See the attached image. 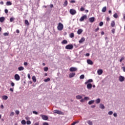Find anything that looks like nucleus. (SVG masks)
Here are the masks:
<instances>
[{
	"mask_svg": "<svg viewBox=\"0 0 125 125\" xmlns=\"http://www.w3.org/2000/svg\"><path fill=\"white\" fill-rule=\"evenodd\" d=\"M94 102H95V101L94 100H91L88 102V104L89 105H91V104H93V103H94Z\"/></svg>",
	"mask_w": 125,
	"mask_h": 125,
	"instance_id": "obj_19",
	"label": "nucleus"
},
{
	"mask_svg": "<svg viewBox=\"0 0 125 125\" xmlns=\"http://www.w3.org/2000/svg\"><path fill=\"white\" fill-rule=\"evenodd\" d=\"M75 75H76V73L74 72H72V73H71L69 74V77L73 78V77H75Z\"/></svg>",
	"mask_w": 125,
	"mask_h": 125,
	"instance_id": "obj_12",
	"label": "nucleus"
},
{
	"mask_svg": "<svg viewBox=\"0 0 125 125\" xmlns=\"http://www.w3.org/2000/svg\"><path fill=\"white\" fill-rule=\"evenodd\" d=\"M27 125H30L31 124V122L30 121H27L26 122Z\"/></svg>",
	"mask_w": 125,
	"mask_h": 125,
	"instance_id": "obj_56",
	"label": "nucleus"
},
{
	"mask_svg": "<svg viewBox=\"0 0 125 125\" xmlns=\"http://www.w3.org/2000/svg\"><path fill=\"white\" fill-rule=\"evenodd\" d=\"M87 123L88 125H93V124L92 123V122L90 120L87 121Z\"/></svg>",
	"mask_w": 125,
	"mask_h": 125,
	"instance_id": "obj_27",
	"label": "nucleus"
},
{
	"mask_svg": "<svg viewBox=\"0 0 125 125\" xmlns=\"http://www.w3.org/2000/svg\"><path fill=\"white\" fill-rule=\"evenodd\" d=\"M10 91H12V92H13V91H14L13 88H10Z\"/></svg>",
	"mask_w": 125,
	"mask_h": 125,
	"instance_id": "obj_60",
	"label": "nucleus"
},
{
	"mask_svg": "<svg viewBox=\"0 0 125 125\" xmlns=\"http://www.w3.org/2000/svg\"><path fill=\"white\" fill-rule=\"evenodd\" d=\"M70 13L72 15H75V14H76V13H77V11H76V10L71 9L70 10Z\"/></svg>",
	"mask_w": 125,
	"mask_h": 125,
	"instance_id": "obj_5",
	"label": "nucleus"
},
{
	"mask_svg": "<svg viewBox=\"0 0 125 125\" xmlns=\"http://www.w3.org/2000/svg\"><path fill=\"white\" fill-rule=\"evenodd\" d=\"M21 124L22 125H26V121L24 120H22L21 121Z\"/></svg>",
	"mask_w": 125,
	"mask_h": 125,
	"instance_id": "obj_35",
	"label": "nucleus"
},
{
	"mask_svg": "<svg viewBox=\"0 0 125 125\" xmlns=\"http://www.w3.org/2000/svg\"><path fill=\"white\" fill-rule=\"evenodd\" d=\"M125 60V58L124 57H122L121 59L120 60V62H122V61H123V60Z\"/></svg>",
	"mask_w": 125,
	"mask_h": 125,
	"instance_id": "obj_51",
	"label": "nucleus"
},
{
	"mask_svg": "<svg viewBox=\"0 0 125 125\" xmlns=\"http://www.w3.org/2000/svg\"><path fill=\"white\" fill-rule=\"evenodd\" d=\"M25 25H26V26H29V21H28V20H25Z\"/></svg>",
	"mask_w": 125,
	"mask_h": 125,
	"instance_id": "obj_30",
	"label": "nucleus"
},
{
	"mask_svg": "<svg viewBox=\"0 0 125 125\" xmlns=\"http://www.w3.org/2000/svg\"><path fill=\"white\" fill-rule=\"evenodd\" d=\"M49 81H50V78H48L46 79H44V82H45V83H47V82H49Z\"/></svg>",
	"mask_w": 125,
	"mask_h": 125,
	"instance_id": "obj_32",
	"label": "nucleus"
},
{
	"mask_svg": "<svg viewBox=\"0 0 125 125\" xmlns=\"http://www.w3.org/2000/svg\"><path fill=\"white\" fill-rule=\"evenodd\" d=\"M11 4H12V3H11V2L8 1L6 3V5L7 6H9V5H11Z\"/></svg>",
	"mask_w": 125,
	"mask_h": 125,
	"instance_id": "obj_26",
	"label": "nucleus"
},
{
	"mask_svg": "<svg viewBox=\"0 0 125 125\" xmlns=\"http://www.w3.org/2000/svg\"><path fill=\"white\" fill-rule=\"evenodd\" d=\"M57 28L59 31H62V30H63V28H64V26L61 22H59Z\"/></svg>",
	"mask_w": 125,
	"mask_h": 125,
	"instance_id": "obj_1",
	"label": "nucleus"
},
{
	"mask_svg": "<svg viewBox=\"0 0 125 125\" xmlns=\"http://www.w3.org/2000/svg\"><path fill=\"white\" fill-rule=\"evenodd\" d=\"M113 116H114V117H117V116H118V115L117 114V113H114L113 114Z\"/></svg>",
	"mask_w": 125,
	"mask_h": 125,
	"instance_id": "obj_63",
	"label": "nucleus"
},
{
	"mask_svg": "<svg viewBox=\"0 0 125 125\" xmlns=\"http://www.w3.org/2000/svg\"><path fill=\"white\" fill-rule=\"evenodd\" d=\"M42 125H49V124L47 122H44Z\"/></svg>",
	"mask_w": 125,
	"mask_h": 125,
	"instance_id": "obj_43",
	"label": "nucleus"
},
{
	"mask_svg": "<svg viewBox=\"0 0 125 125\" xmlns=\"http://www.w3.org/2000/svg\"><path fill=\"white\" fill-rule=\"evenodd\" d=\"M111 31L113 34H115V29H112Z\"/></svg>",
	"mask_w": 125,
	"mask_h": 125,
	"instance_id": "obj_58",
	"label": "nucleus"
},
{
	"mask_svg": "<svg viewBox=\"0 0 125 125\" xmlns=\"http://www.w3.org/2000/svg\"><path fill=\"white\" fill-rule=\"evenodd\" d=\"M23 65L24 66H28V62H24V63H23Z\"/></svg>",
	"mask_w": 125,
	"mask_h": 125,
	"instance_id": "obj_53",
	"label": "nucleus"
},
{
	"mask_svg": "<svg viewBox=\"0 0 125 125\" xmlns=\"http://www.w3.org/2000/svg\"><path fill=\"white\" fill-rule=\"evenodd\" d=\"M68 5V1H67V0H66L65 1H64V4L63 5L64 6H66V5Z\"/></svg>",
	"mask_w": 125,
	"mask_h": 125,
	"instance_id": "obj_34",
	"label": "nucleus"
},
{
	"mask_svg": "<svg viewBox=\"0 0 125 125\" xmlns=\"http://www.w3.org/2000/svg\"><path fill=\"white\" fill-rule=\"evenodd\" d=\"M15 113H16V115H19L20 112H19V110H16V111H15Z\"/></svg>",
	"mask_w": 125,
	"mask_h": 125,
	"instance_id": "obj_50",
	"label": "nucleus"
},
{
	"mask_svg": "<svg viewBox=\"0 0 125 125\" xmlns=\"http://www.w3.org/2000/svg\"><path fill=\"white\" fill-rule=\"evenodd\" d=\"M100 109H102V110H104L105 109V106H104V104H100Z\"/></svg>",
	"mask_w": 125,
	"mask_h": 125,
	"instance_id": "obj_16",
	"label": "nucleus"
},
{
	"mask_svg": "<svg viewBox=\"0 0 125 125\" xmlns=\"http://www.w3.org/2000/svg\"><path fill=\"white\" fill-rule=\"evenodd\" d=\"M113 17H114V18H118V14L117 13L114 14L113 15Z\"/></svg>",
	"mask_w": 125,
	"mask_h": 125,
	"instance_id": "obj_36",
	"label": "nucleus"
},
{
	"mask_svg": "<svg viewBox=\"0 0 125 125\" xmlns=\"http://www.w3.org/2000/svg\"><path fill=\"white\" fill-rule=\"evenodd\" d=\"M80 102H81L82 103L84 102V99H82L80 100Z\"/></svg>",
	"mask_w": 125,
	"mask_h": 125,
	"instance_id": "obj_52",
	"label": "nucleus"
},
{
	"mask_svg": "<svg viewBox=\"0 0 125 125\" xmlns=\"http://www.w3.org/2000/svg\"><path fill=\"white\" fill-rule=\"evenodd\" d=\"M3 35L5 36V37H6V36H8V33H7V32L4 33L3 34Z\"/></svg>",
	"mask_w": 125,
	"mask_h": 125,
	"instance_id": "obj_46",
	"label": "nucleus"
},
{
	"mask_svg": "<svg viewBox=\"0 0 125 125\" xmlns=\"http://www.w3.org/2000/svg\"><path fill=\"white\" fill-rule=\"evenodd\" d=\"M92 82H93V80H92V79H89L88 80V83H92Z\"/></svg>",
	"mask_w": 125,
	"mask_h": 125,
	"instance_id": "obj_45",
	"label": "nucleus"
},
{
	"mask_svg": "<svg viewBox=\"0 0 125 125\" xmlns=\"http://www.w3.org/2000/svg\"><path fill=\"white\" fill-rule=\"evenodd\" d=\"M11 86H14V85H15V84L14 83L12 82L11 83Z\"/></svg>",
	"mask_w": 125,
	"mask_h": 125,
	"instance_id": "obj_48",
	"label": "nucleus"
},
{
	"mask_svg": "<svg viewBox=\"0 0 125 125\" xmlns=\"http://www.w3.org/2000/svg\"><path fill=\"white\" fill-rule=\"evenodd\" d=\"M2 98L4 100H7V98H8V97L7 96H3Z\"/></svg>",
	"mask_w": 125,
	"mask_h": 125,
	"instance_id": "obj_33",
	"label": "nucleus"
},
{
	"mask_svg": "<svg viewBox=\"0 0 125 125\" xmlns=\"http://www.w3.org/2000/svg\"><path fill=\"white\" fill-rule=\"evenodd\" d=\"M77 70H78V68H77V67H72L69 69L70 72H76V71H77Z\"/></svg>",
	"mask_w": 125,
	"mask_h": 125,
	"instance_id": "obj_6",
	"label": "nucleus"
},
{
	"mask_svg": "<svg viewBox=\"0 0 125 125\" xmlns=\"http://www.w3.org/2000/svg\"><path fill=\"white\" fill-rule=\"evenodd\" d=\"M19 71H23L24 70V67L23 66H20L18 67Z\"/></svg>",
	"mask_w": 125,
	"mask_h": 125,
	"instance_id": "obj_24",
	"label": "nucleus"
},
{
	"mask_svg": "<svg viewBox=\"0 0 125 125\" xmlns=\"http://www.w3.org/2000/svg\"><path fill=\"white\" fill-rule=\"evenodd\" d=\"M87 63L89 65H93V62L90 60H87Z\"/></svg>",
	"mask_w": 125,
	"mask_h": 125,
	"instance_id": "obj_11",
	"label": "nucleus"
},
{
	"mask_svg": "<svg viewBox=\"0 0 125 125\" xmlns=\"http://www.w3.org/2000/svg\"><path fill=\"white\" fill-rule=\"evenodd\" d=\"M87 18V16H86V15L82 16L80 19V21L81 22H83V20H84V19H86Z\"/></svg>",
	"mask_w": 125,
	"mask_h": 125,
	"instance_id": "obj_4",
	"label": "nucleus"
},
{
	"mask_svg": "<svg viewBox=\"0 0 125 125\" xmlns=\"http://www.w3.org/2000/svg\"><path fill=\"white\" fill-rule=\"evenodd\" d=\"M4 12H5V13L7 14L8 13V10L6 9L4 10Z\"/></svg>",
	"mask_w": 125,
	"mask_h": 125,
	"instance_id": "obj_55",
	"label": "nucleus"
},
{
	"mask_svg": "<svg viewBox=\"0 0 125 125\" xmlns=\"http://www.w3.org/2000/svg\"><path fill=\"white\" fill-rule=\"evenodd\" d=\"M99 31V27L97 28L95 30V32H97Z\"/></svg>",
	"mask_w": 125,
	"mask_h": 125,
	"instance_id": "obj_57",
	"label": "nucleus"
},
{
	"mask_svg": "<svg viewBox=\"0 0 125 125\" xmlns=\"http://www.w3.org/2000/svg\"><path fill=\"white\" fill-rule=\"evenodd\" d=\"M78 123H79V121L74 122H73V123L71 124V125H76V124H78Z\"/></svg>",
	"mask_w": 125,
	"mask_h": 125,
	"instance_id": "obj_39",
	"label": "nucleus"
},
{
	"mask_svg": "<svg viewBox=\"0 0 125 125\" xmlns=\"http://www.w3.org/2000/svg\"><path fill=\"white\" fill-rule=\"evenodd\" d=\"M10 116H14V112H12L10 113Z\"/></svg>",
	"mask_w": 125,
	"mask_h": 125,
	"instance_id": "obj_49",
	"label": "nucleus"
},
{
	"mask_svg": "<svg viewBox=\"0 0 125 125\" xmlns=\"http://www.w3.org/2000/svg\"><path fill=\"white\" fill-rule=\"evenodd\" d=\"M83 29H80L78 30L77 33L78 34V35H81V34L83 33Z\"/></svg>",
	"mask_w": 125,
	"mask_h": 125,
	"instance_id": "obj_18",
	"label": "nucleus"
},
{
	"mask_svg": "<svg viewBox=\"0 0 125 125\" xmlns=\"http://www.w3.org/2000/svg\"><path fill=\"white\" fill-rule=\"evenodd\" d=\"M32 80L34 83H36L37 82V79H36V76H34L32 77Z\"/></svg>",
	"mask_w": 125,
	"mask_h": 125,
	"instance_id": "obj_28",
	"label": "nucleus"
},
{
	"mask_svg": "<svg viewBox=\"0 0 125 125\" xmlns=\"http://www.w3.org/2000/svg\"><path fill=\"white\" fill-rule=\"evenodd\" d=\"M103 25V21H101L99 23V26H100V27H102Z\"/></svg>",
	"mask_w": 125,
	"mask_h": 125,
	"instance_id": "obj_40",
	"label": "nucleus"
},
{
	"mask_svg": "<svg viewBox=\"0 0 125 125\" xmlns=\"http://www.w3.org/2000/svg\"><path fill=\"white\" fill-rule=\"evenodd\" d=\"M33 114H35V115H38V112H37L36 111H33Z\"/></svg>",
	"mask_w": 125,
	"mask_h": 125,
	"instance_id": "obj_47",
	"label": "nucleus"
},
{
	"mask_svg": "<svg viewBox=\"0 0 125 125\" xmlns=\"http://www.w3.org/2000/svg\"><path fill=\"white\" fill-rule=\"evenodd\" d=\"M92 87V84L90 83H88L87 84V88L88 89H91V88Z\"/></svg>",
	"mask_w": 125,
	"mask_h": 125,
	"instance_id": "obj_10",
	"label": "nucleus"
},
{
	"mask_svg": "<svg viewBox=\"0 0 125 125\" xmlns=\"http://www.w3.org/2000/svg\"><path fill=\"white\" fill-rule=\"evenodd\" d=\"M27 77H28V79H31V76L30 75V74H28Z\"/></svg>",
	"mask_w": 125,
	"mask_h": 125,
	"instance_id": "obj_62",
	"label": "nucleus"
},
{
	"mask_svg": "<svg viewBox=\"0 0 125 125\" xmlns=\"http://www.w3.org/2000/svg\"><path fill=\"white\" fill-rule=\"evenodd\" d=\"M44 71L45 72H47V71H48V67H45L44 68Z\"/></svg>",
	"mask_w": 125,
	"mask_h": 125,
	"instance_id": "obj_37",
	"label": "nucleus"
},
{
	"mask_svg": "<svg viewBox=\"0 0 125 125\" xmlns=\"http://www.w3.org/2000/svg\"><path fill=\"white\" fill-rule=\"evenodd\" d=\"M106 9H107V7L106 6L104 7L102 10V12H106Z\"/></svg>",
	"mask_w": 125,
	"mask_h": 125,
	"instance_id": "obj_23",
	"label": "nucleus"
},
{
	"mask_svg": "<svg viewBox=\"0 0 125 125\" xmlns=\"http://www.w3.org/2000/svg\"><path fill=\"white\" fill-rule=\"evenodd\" d=\"M4 20H5V18H4V17H1L0 18V22H1V23H2Z\"/></svg>",
	"mask_w": 125,
	"mask_h": 125,
	"instance_id": "obj_17",
	"label": "nucleus"
},
{
	"mask_svg": "<svg viewBox=\"0 0 125 125\" xmlns=\"http://www.w3.org/2000/svg\"><path fill=\"white\" fill-rule=\"evenodd\" d=\"M115 21H112L111 23V26L112 27H115Z\"/></svg>",
	"mask_w": 125,
	"mask_h": 125,
	"instance_id": "obj_25",
	"label": "nucleus"
},
{
	"mask_svg": "<svg viewBox=\"0 0 125 125\" xmlns=\"http://www.w3.org/2000/svg\"><path fill=\"white\" fill-rule=\"evenodd\" d=\"M106 21H110V18H109V17H107L106 18Z\"/></svg>",
	"mask_w": 125,
	"mask_h": 125,
	"instance_id": "obj_64",
	"label": "nucleus"
},
{
	"mask_svg": "<svg viewBox=\"0 0 125 125\" xmlns=\"http://www.w3.org/2000/svg\"><path fill=\"white\" fill-rule=\"evenodd\" d=\"M113 111H110L108 112V115H113Z\"/></svg>",
	"mask_w": 125,
	"mask_h": 125,
	"instance_id": "obj_41",
	"label": "nucleus"
},
{
	"mask_svg": "<svg viewBox=\"0 0 125 125\" xmlns=\"http://www.w3.org/2000/svg\"><path fill=\"white\" fill-rule=\"evenodd\" d=\"M97 73L98 75H102V74L103 73V70L102 69H99L97 71Z\"/></svg>",
	"mask_w": 125,
	"mask_h": 125,
	"instance_id": "obj_15",
	"label": "nucleus"
},
{
	"mask_svg": "<svg viewBox=\"0 0 125 125\" xmlns=\"http://www.w3.org/2000/svg\"><path fill=\"white\" fill-rule=\"evenodd\" d=\"M15 79L16 81H20V76L18 74L15 75Z\"/></svg>",
	"mask_w": 125,
	"mask_h": 125,
	"instance_id": "obj_7",
	"label": "nucleus"
},
{
	"mask_svg": "<svg viewBox=\"0 0 125 125\" xmlns=\"http://www.w3.org/2000/svg\"><path fill=\"white\" fill-rule=\"evenodd\" d=\"M70 38H74V33H71L70 34Z\"/></svg>",
	"mask_w": 125,
	"mask_h": 125,
	"instance_id": "obj_38",
	"label": "nucleus"
},
{
	"mask_svg": "<svg viewBox=\"0 0 125 125\" xmlns=\"http://www.w3.org/2000/svg\"><path fill=\"white\" fill-rule=\"evenodd\" d=\"M15 20V18L14 17H11L10 19V22H13Z\"/></svg>",
	"mask_w": 125,
	"mask_h": 125,
	"instance_id": "obj_29",
	"label": "nucleus"
},
{
	"mask_svg": "<svg viewBox=\"0 0 125 125\" xmlns=\"http://www.w3.org/2000/svg\"><path fill=\"white\" fill-rule=\"evenodd\" d=\"M88 99H89V97H85L84 98V100H88Z\"/></svg>",
	"mask_w": 125,
	"mask_h": 125,
	"instance_id": "obj_42",
	"label": "nucleus"
},
{
	"mask_svg": "<svg viewBox=\"0 0 125 125\" xmlns=\"http://www.w3.org/2000/svg\"><path fill=\"white\" fill-rule=\"evenodd\" d=\"M65 48V49H73V48H74V46L73 44H70L66 45Z\"/></svg>",
	"mask_w": 125,
	"mask_h": 125,
	"instance_id": "obj_2",
	"label": "nucleus"
},
{
	"mask_svg": "<svg viewBox=\"0 0 125 125\" xmlns=\"http://www.w3.org/2000/svg\"><path fill=\"white\" fill-rule=\"evenodd\" d=\"M122 69L123 71V72H125V66H123L122 67Z\"/></svg>",
	"mask_w": 125,
	"mask_h": 125,
	"instance_id": "obj_54",
	"label": "nucleus"
},
{
	"mask_svg": "<svg viewBox=\"0 0 125 125\" xmlns=\"http://www.w3.org/2000/svg\"><path fill=\"white\" fill-rule=\"evenodd\" d=\"M62 44H67L68 43V42L67 40H63L62 41Z\"/></svg>",
	"mask_w": 125,
	"mask_h": 125,
	"instance_id": "obj_22",
	"label": "nucleus"
},
{
	"mask_svg": "<svg viewBox=\"0 0 125 125\" xmlns=\"http://www.w3.org/2000/svg\"><path fill=\"white\" fill-rule=\"evenodd\" d=\"M81 11H84V8L82 7L80 9Z\"/></svg>",
	"mask_w": 125,
	"mask_h": 125,
	"instance_id": "obj_44",
	"label": "nucleus"
},
{
	"mask_svg": "<svg viewBox=\"0 0 125 125\" xmlns=\"http://www.w3.org/2000/svg\"><path fill=\"white\" fill-rule=\"evenodd\" d=\"M41 117H42V118L44 121H47V120H48V117H47V116H46V115H41Z\"/></svg>",
	"mask_w": 125,
	"mask_h": 125,
	"instance_id": "obj_3",
	"label": "nucleus"
},
{
	"mask_svg": "<svg viewBox=\"0 0 125 125\" xmlns=\"http://www.w3.org/2000/svg\"><path fill=\"white\" fill-rule=\"evenodd\" d=\"M89 55H90L89 53H86L85 54V56L87 57H88V56H89Z\"/></svg>",
	"mask_w": 125,
	"mask_h": 125,
	"instance_id": "obj_61",
	"label": "nucleus"
},
{
	"mask_svg": "<svg viewBox=\"0 0 125 125\" xmlns=\"http://www.w3.org/2000/svg\"><path fill=\"white\" fill-rule=\"evenodd\" d=\"M76 99L78 100H80V99H82V98H83V96H81V95H77L76 97Z\"/></svg>",
	"mask_w": 125,
	"mask_h": 125,
	"instance_id": "obj_20",
	"label": "nucleus"
},
{
	"mask_svg": "<svg viewBox=\"0 0 125 125\" xmlns=\"http://www.w3.org/2000/svg\"><path fill=\"white\" fill-rule=\"evenodd\" d=\"M101 101V100H100V98H98L97 100H96V103L97 104H99Z\"/></svg>",
	"mask_w": 125,
	"mask_h": 125,
	"instance_id": "obj_21",
	"label": "nucleus"
},
{
	"mask_svg": "<svg viewBox=\"0 0 125 125\" xmlns=\"http://www.w3.org/2000/svg\"><path fill=\"white\" fill-rule=\"evenodd\" d=\"M119 80L120 82H124L125 81V77L122 76H120L119 77Z\"/></svg>",
	"mask_w": 125,
	"mask_h": 125,
	"instance_id": "obj_14",
	"label": "nucleus"
},
{
	"mask_svg": "<svg viewBox=\"0 0 125 125\" xmlns=\"http://www.w3.org/2000/svg\"><path fill=\"white\" fill-rule=\"evenodd\" d=\"M70 2L71 3H74L75 2H76V1H75L74 0H72Z\"/></svg>",
	"mask_w": 125,
	"mask_h": 125,
	"instance_id": "obj_59",
	"label": "nucleus"
},
{
	"mask_svg": "<svg viewBox=\"0 0 125 125\" xmlns=\"http://www.w3.org/2000/svg\"><path fill=\"white\" fill-rule=\"evenodd\" d=\"M84 41H85V39L84 37H82L79 41V43H83Z\"/></svg>",
	"mask_w": 125,
	"mask_h": 125,
	"instance_id": "obj_13",
	"label": "nucleus"
},
{
	"mask_svg": "<svg viewBox=\"0 0 125 125\" xmlns=\"http://www.w3.org/2000/svg\"><path fill=\"white\" fill-rule=\"evenodd\" d=\"M54 113L55 114H58L59 115H62V112L58 110H54Z\"/></svg>",
	"mask_w": 125,
	"mask_h": 125,
	"instance_id": "obj_9",
	"label": "nucleus"
},
{
	"mask_svg": "<svg viewBox=\"0 0 125 125\" xmlns=\"http://www.w3.org/2000/svg\"><path fill=\"white\" fill-rule=\"evenodd\" d=\"M95 20V18L91 17L89 19V22L90 23H93Z\"/></svg>",
	"mask_w": 125,
	"mask_h": 125,
	"instance_id": "obj_8",
	"label": "nucleus"
},
{
	"mask_svg": "<svg viewBox=\"0 0 125 125\" xmlns=\"http://www.w3.org/2000/svg\"><path fill=\"white\" fill-rule=\"evenodd\" d=\"M80 79L81 80H83V79H84V75L83 74L81 75L80 77Z\"/></svg>",
	"mask_w": 125,
	"mask_h": 125,
	"instance_id": "obj_31",
	"label": "nucleus"
}]
</instances>
